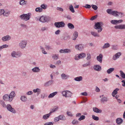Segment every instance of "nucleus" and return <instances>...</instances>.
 <instances>
[{
  "mask_svg": "<svg viewBox=\"0 0 125 125\" xmlns=\"http://www.w3.org/2000/svg\"><path fill=\"white\" fill-rule=\"evenodd\" d=\"M57 92H55L50 94L48 96V97L49 98H52L55 95L57 94Z\"/></svg>",
  "mask_w": 125,
  "mask_h": 125,
  "instance_id": "f704fd0d",
  "label": "nucleus"
},
{
  "mask_svg": "<svg viewBox=\"0 0 125 125\" xmlns=\"http://www.w3.org/2000/svg\"><path fill=\"white\" fill-rule=\"evenodd\" d=\"M53 123L52 122H49L45 123L44 125H53Z\"/></svg>",
  "mask_w": 125,
  "mask_h": 125,
  "instance_id": "774afa93",
  "label": "nucleus"
},
{
  "mask_svg": "<svg viewBox=\"0 0 125 125\" xmlns=\"http://www.w3.org/2000/svg\"><path fill=\"white\" fill-rule=\"evenodd\" d=\"M83 7L86 8L90 9L91 8V6L90 5L86 4L85 6H83Z\"/></svg>",
  "mask_w": 125,
  "mask_h": 125,
  "instance_id": "0e129e2a",
  "label": "nucleus"
},
{
  "mask_svg": "<svg viewBox=\"0 0 125 125\" xmlns=\"http://www.w3.org/2000/svg\"><path fill=\"white\" fill-rule=\"evenodd\" d=\"M27 41L25 40H23L21 41L19 44V47L22 49L25 48L26 46Z\"/></svg>",
  "mask_w": 125,
  "mask_h": 125,
  "instance_id": "0eeeda50",
  "label": "nucleus"
},
{
  "mask_svg": "<svg viewBox=\"0 0 125 125\" xmlns=\"http://www.w3.org/2000/svg\"><path fill=\"white\" fill-rule=\"evenodd\" d=\"M120 73L121 77L123 79H125V74L121 70L120 71Z\"/></svg>",
  "mask_w": 125,
  "mask_h": 125,
  "instance_id": "58836bf2",
  "label": "nucleus"
},
{
  "mask_svg": "<svg viewBox=\"0 0 125 125\" xmlns=\"http://www.w3.org/2000/svg\"><path fill=\"white\" fill-rule=\"evenodd\" d=\"M48 28L46 27H43L41 29V31H45L47 30Z\"/></svg>",
  "mask_w": 125,
  "mask_h": 125,
  "instance_id": "e2e57ef3",
  "label": "nucleus"
},
{
  "mask_svg": "<svg viewBox=\"0 0 125 125\" xmlns=\"http://www.w3.org/2000/svg\"><path fill=\"white\" fill-rule=\"evenodd\" d=\"M91 34L94 37H99V34L94 31H91Z\"/></svg>",
  "mask_w": 125,
  "mask_h": 125,
  "instance_id": "4c0bfd02",
  "label": "nucleus"
},
{
  "mask_svg": "<svg viewBox=\"0 0 125 125\" xmlns=\"http://www.w3.org/2000/svg\"><path fill=\"white\" fill-rule=\"evenodd\" d=\"M35 10L36 12H40L42 11L43 10L41 7H38L35 9Z\"/></svg>",
  "mask_w": 125,
  "mask_h": 125,
  "instance_id": "a19ab883",
  "label": "nucleus"
},
{
  "mask_svg": "<svg viewBox=\"0 0 125 125\" xmlns=\"http://www.w3.org/2000/svg\"><path fill=\"white\" fill-rule=\"evenodd\" d=\"M61 77L62 80H66L69 78V76L66 75L64 73H63L61 75Z\"/></svg>",
  "mask_w": 125,
  "mask_h": 125,
  "instance_id": "dca6fc26",
  "label": "nucleus"
},
{
  "mask_svg": "<svg viewBox=\"0 0 125 125\" xmlns=\"http://www.w3.org/2000/svg\"><path fill=\"white\" fill-rule=\"evenodd\" d=\"M103 57V55L102 54L100 53L99 54V56L97 57L96 58L98 61L100 62L101 63L102 62V58Z\"/></svg>",
  "mask_w": 125,
  "mask_h": 125,
  "instance_id": "a211bd4d",
  "label": "nucleus"
},
{
  "mask_svg": "<svg viewBox=\"0 0 125 125\" xmlns=\"http://www.w3.org/2000/svg\"><path fill=\"white\" fill-rule=\"evenodd\" d=\"M53 81L52 80H50L48 82H46L44 84V86L45 87H48L51 85L53 83Z\"/></svg>",
  "mask_w": 125,
  "mask_h": 125,
  "instance_id": "aec40b11",
  "label": "nucleus"
},
{
  "mask_svg": "<svg viewBox=\"0 0 125 125\" xmlns=\"http://www.w3.org/2000/svg\"><path fill=\"white\" fill-rule=\"evenodd\" d=\"M59 55L58 54H53L52 56V58L54 59L57 60L58 58Z\"/></svg>",
  "mask_w": 125,
  "mask_h": 125,
  "instance_id": "49530a36",
  "label": "nucleus"
},
{
  "mask_svg": "<svg viewBox=\"0 0 125 125\" xmlns=\"http://www.w3.org/2000/svg\"><path fill=\"white\" fill-rule=\"evenodd\" d=\"M32 71L34 73H38L40 72V70L39 67H36L32 68Z\"/></svg>",
  "mask_w": 125,
  "mask_h": 125,
  "instance_id": "6ab92c4d",
  "label": "nucleus"
},
{
  "mask_svg": "<svg viewBox=\"0 0 125 125\" xmlns=\"http://www.w3.org/2000/svg\"><path fill=\"white\" fill-rule=\"evenodd\" d=\"M80 56H79V54H76L74 56V59L75 60H78L80 59Z\"/></svg>",
  "mask_w": 125,
  "mask_h": 125,
  "instance_id": "5fc2aeb1",
  "label": "nucleus"
},
{
  "mask_svg": "<svg viewBox=\"0 0 125 125\" xmlns=\"http://www.w3.org/2000/svg\"><path fill=\"white\" fill-rule=\"evenodd\" d=\"M31 15L30 13L23 14L20 15L19 16V17L21 20H24L25 21H27L30 19Z\"/></svg>",
  "mask_w": 125,
  "mask_h": 125,
  "instance_id": "f03ea898",
  "label": "nucleus"
},
{
  "mask_svg": "<svg viewBox=\"0 0 125 125\" xmlns=\"http://www.w3.org/2000/svg\"><path fill=\"white\" fill-rule=\"evenodd\" d=\"M59 52L62 53H67L71 52V50L68 49H65L64 50L61 49L60 50Z\"/></svg>",
  "mask_w": 125,
  "mask_h": 125,
  "instance_id": "2eb2a0df",
  "label": "nucleus"
},
{
  "mask_svg": "<svg viewBox=\"0 0 125 125\" xmlns=\"http://www.w3.org/2000/svg\"><path fill=\"white\" fill-rule=\"evenodd\" d=\"M103 25V23L102 22H97L95 23L94 28L98 30V32H100L102 30L101 26Z\"/></svg>",
  "mask_w": 125,
  "mask_h": 125,
  "instance_id": "7ed1b4c3",
  "label": "nucleus"
},
{
  "mask_svg": "<svg viewBox=\"0 0 125 125\" xmlns=\"http://www.w3.org/2000/svg\"><path fill=\"white\" fill-rule=\"evenodd\" d=\"M68 28L70 29H73L74 28V25L71 23H68L67 24Z\"/></svg>",
  "mask_w": 125,
  "mask_h": 125,
  "instance_id": "473e14b6",
  "label": "nucleus"
},
{
  "mask_svg": "<svg viewBox=\"0 0 125 125\" xmlns=\"http://www.w3.org/2000/svg\"><path fill=\"white\" fill-rule=\"evenodd\" d=\"M70 38V36L67 35H64V40H68Z\"/></svg>",
  "mask_w": 125,
  "mask_h": 125,
  "instance_id": "864d4df0",
  "label": "nucleus"
},
{
  "mask_svg": "<svg viewBox=\"0 0 125 125\" xmlns=\"http://www.w3.org/2000/svg\"><path fill=\"white\" fill-rule=\"evenodd\" d=\"M116 20H112L110 21V22L111 23L114 25L117 24Z\"/></svg>",
  "mask_w": 125,
  "mask_h": 125,
  "instance_id": "09e8293b",
  "label": "nucleus"
},
{
  "mask_svg": "<svg viewBox=\"0 0 125 125\" xmlns=\"http://www.w3.org/2000/svg\"><path fill=\"white\" fill-rule=\"evenodd\" d=\"M22 55V54L20 52H16L15 51H13L11 53V56L13 58H18L21 57Z\"/></svg>",
  "mask_w": 125,
  "mask_h": 125,
  "instance_id": "20e7f679",
  "label": "nucleus"
},
{
  "mask_svg": "<svg viewBox=\"0 0 125 125\" xmlns=\"http://www.w3.org/2000/svg\"><path fill=\"white\" fill-rule=\"evenodd\" d=\"M121 54V53L120 52H118L114 55L113 57V60H116L117 59L119 58Z\"/></svg>",
  "mask_w": 125,
  "mask_h": 125,
  "instance_id": "ddd939ff",
  "label": "nucleus"
},
{
  "mask_svg": "<svg viewBox=\"0 0 125 125\" xmlns=\"http://www.w3.org/2000/svg\"><path fill=\"white\" fill-rule=\"evenodd\" d=\"M41 89L37 88L36 89H34L33 90V92L34 93H37V95L38 96L39 94L41 93Z\"/></svg>",
  "mask_w": 125,
  "mask_h": 125,
  "instance_id": "4be33fe9",
  "label": "nucleus"
},
{
  "mask_svg": "<svg viewBox=\"0 0 125 125\" xmlns=\"http://www.w3.org/2000/svg\"><path fill=\"white\" fill-rule=\"evenodd\" d=\"M56 9L57 10L61 12H63V9L61 7H57Z\"/></svg>",
  "mask_w": 125,
  "mask_h": 125,
  "instance_id": "4d7b16f0",
  "label": "nucleus"
},
{
  "mask_svg": "<svg viewBox=\"0 0 125 125\" xmlns=\"http://www.w3.org/2000/svg\"><path fill=\"white\" fill-rule=\"evenodd\" d=\"M82 79L83 77L81 76L76 77L74 78V80L77 81H81L82 80Z\"/></svg>",
  "mask_w": 125,
  "mask_h": 125,
  "instance_id": "72a5a7b5",
  "label": "nucleus"
},
{
  "mask_svg": "<svg viewBox=\"0 0 125 125\" xmlns=\"http://www.w3.org/2000/svg\"><path fill=\"white\" fill-rule=\"evenodd\" d=\"M91 6L92 8L94 10H96L98 9L97 7L95 5H92Z\"/></svg>",
  "mask_w": 125,
  "mask_h": 125,
  "instance_id": "680f3d73",
  "label": "nucleus"
},
{
  "mask_svg": "<svg viewBox=\"0 0 125 125\" xmlns=\"http://www.w3.org/2000/svg\"><path fill=\"white\" fill-rule=\"evenodd\" d=\"M110 44L108 43H107L104 44V45L102 47V48L103 49H104L107 48L110 46Z\"/></svg>",
  "mask_w": 125,
  "mask_h": 125,
  "instance_id": "bb28decb",
  "label": "nucleus"
},
{
  "mask_svg": "<svg viewBox=\"0 0 125 125\" xmlns=\"http://www.w3.org/2000/svg\"><path fill=\"white\" fill-rule=\"evenodd\" d=\"M78 36V32L76 31H74L73 34V35L72 37V39L74 41L76 40V38Z\"/></svg>",
  "mask_w": 125,
  "mask_h": 125,
  "instance_id": "f3484780",
  "label": "nucleus"
},
{
  "mask_svg": "<svg viewBox=\"0 0 125 125\" xmlns=\"http://www.w3.org/2000/svg\"><path fill=\"white\" fill-rule=\"evenodd\" d=\"M27 3V1L25 0H20L19 2V4L21 5H26Z\"/></svg>",
  "mask_w": 125,
  "mask_h": 125,
  "instance_id": "412c9836",
  "label": "nucleus"
},
{
  "mask_svg": "<svg viewBox=\"0 0 125 125\" xmlns=\"http://www.w3.org/2000/svg\"><path fill=\"white\" fill-rule=\"evenodd\" d=\"M65 25V23L62 21L56 22L54 23V25L57 28H59L60 27H63Z\"/></svg>",
  "mask_w": 125,
  "mask_h": 125,
  "instance_id": "6e6552de",
  "label": "nucleus"
},
{
  "mask_svg": "<svg viewBox=\"0 0 125 125\" xmlns=\"http://www.w3.org/2000/svg\"><path fill=\"white\" fill-rule=\"evenodd\" d=\"M106 11L108 14L112 15L115 16L120 18L123 17V14L122 13L115 10L113 11L111 9H108Z\"/></svg>",
  "mask_w": 125,
  "mask_h": 125,
  "instance_id": "f257e3e1",
  "label": "nucleus"
},
{
  "mask_svg": "<svg viewBox=\"0 0 125 125\" xmlns=\"http://www.w3.org/2000/svg\"><path fill=\"white\" fill-rule=\"evenodd\" d=\"M11 38V36L8 35L3 37L2 38V40L3 42L7 41L10 40Z\"/></svg>",
  "mask_w": 125,
  "mask_h": 125,
  "instance_id": "f8f14e48",
  "label": "nucleus"
},
{
  "mask_svg": "<svg viewBox=\"0 0 125 125\" xmlns=\"http://www.w3.org/2000/svg\"><path fill=\"white\" fill-rule=\"evenodd\" d=\"M20 99L23 102H25L27 101V97L25 96H21Z\"/></svg>",
  "mask_w": 125,
  "mask_h": 125,
  "instance_id": "a878e982",
  "label": "nucleus"
},
{
  "mask_svg": "<svg viewBox=\"0 0 125 125\" xmlns=\"http://www.w3.org/2000/svg\"><path fill=\"white\" fill-rule=\"evenodd\" d=\"M95 91L97 92H100V90L97 86H95Z\"/></svg>",
  "mask_w": 125,
  "mask_h": 125,
  "instance_id": "338daca9",
  "label": "nucleus"
},
{
  "mask_svg": "<svg viewBox=\"0 0 125 125\" xmlns=\"http://www.w3.org/2000/svg\"><path fill=\"white\" fill-rule=\"evenodd\" d=\"M116 123L118 124H121L123 122V120L122 119L120 118H117L116 120Z\"/></svg>",
  "mask_w": 125,
  "mask_h": 125,
  "instance_id": "2f4dec72",
  "label": "nucleus"
},
{
  "mask_svg": "<svg viewBox=\"0 0 125 125\" xmlns=\"http://www.w3.org/2000/svg\"><path fill=\"white\" fill-rule=\"evenodd\" d=\"M40 48L42 50V52L44 54H47V52H46L45 51V49L44 48H43L42 46H40Z\"/></svg>",
  "mask_w": 125,
  "mask_h": 125,
  "instance_id": "6e6d98bb",
  "label": "nucleus"
},
{
  "mask_svg": "<svg viewBox=\"0 0 125 125\" xmlns=\"http://www.w3.org/2000/svg\"><path fill=\"white\" fill-rule=\"evenodd\" d=\"M3 99L5 101H9V102H11L9 100V95L7 94H5L3 96Z\"/></svg>",
  "mask_w": 125,
  "mask_h": 125,
  "instance_id": "393cba45",
  "label": "nucleus"
},
{
  "mask_svg": "<svg viewBox=\"0 0 125 125\" xmlns=\"http://www.w3.org/2000/svg\"><path fill=\"white\" fill-rule=\"evenodd\" d=\"M79 56H80L79 57L80 59H82L85 57L86 56V54L83 53H82L80 54H79Z\"/></svg>",
  "mask_w": 125,
  "mask_h": 125,
  "instance_id": "ea45409f",
  "label": "nucleus"
},
{
  "mask_svg": "<svg viewBox=\"0 0 125 125\" xmlns=\"http://www.w3.org/2000/svg\"><path fill=\"white\" fill-rule=\"evenodd\" d=\"M94 70L98 71H100L101 69V67L99 65H95L94 67Z\"/></svg>",
  "mask_w": 125,
  "mask_h": 125,
  "instance_id": "5701e85b",
  "label": "nucleus"
},
{
  "mask_svg": "<svg viewBox=\"0 0 125 125\" xmlns=\"http://www.w3.org/2000/svg\"><path fill=\"white\" fill-rule=\"evenodd\" d=\"M114 28L115 29L120 30H125V24H121L115 25L114 26Z\"/></svg>",
  "mask_w": 125,
  "mask_h": 125,
  "instance_id": "9d476101",
  "label": "nucleus"
},
{
  "mask_svg": "<svg viewBox=\"0 0 125 125\" xmlns=\"http://www.w3.org/2000/svg\"><path fill=\"white\" fill-rule=\"evenodd\" d=\"M51 114L50 112L48 114L44 115L43 116V119L44 120H46L49 118Z\"/></svg>",
  "mask_w": 125,
  "mask_h": 125,
  "instance_id": "c85d7f7f",
  "label": "nucleus"
},
{
  "mask_svg": "<svg viewBox=\"0 0 125 125\" xmlns=\"http://www.w3.org/2000/svg\"><path fill=\"white\" fill-rule=\"evenodd\" d=\"M41 22L42 23L48 22L50 20V17L46 16H41Z\"/></svg>",
  "mask_w": 125,
  "mask_h": 125,
  "instance_id": "39448f33",
  "label": "nucleus"
},
{
  "mask_svg": "<svg viewBox=\"0 0 125 125\" xmlns=\"http://www.w3.org/2000/svg\"><path fill=\"white\" fill-rule=\"evenodd\" d=\"M119 90V89L118 88H116L115 89L112 93V94L116 95L117 93V91Z\"/></svg>",
  "mask_w": 125,
  "mask_h": 125,
  "instance_id": "37998d69",
  "label": "nucleus"
},
{
  "mask_svg": "<svg viewBox=\"0 0 125 125\" xmlns=\"http://www.w3.org/2000/svg\"><path fill=\"white\" fill-rule=\"evenodd\" d=\"M92 118L95 121H98L99 119V118L98 117L94 115H92Z\"/></svg>",
  "mask_w": 125,
  "mask_h": 125,
  "instance_id": "8fccbe9b",
  "label": "nucleus"
},
{
  "mask_svg": "<svg viewBox=\"0 0 125 125\" xmlns=\"http://www.w3.org/2000/svg\"><path fill=\"white\" fill-rule=\"evenodd\" d=\"M40 7L41 8H42V10L43 9L45 10L47 8V5L45 4H43L40 6Z\"/></svg>",
  "mask_w": 125,
  "mask_h": 125,
  "instance_id": "c03bdc74",
  "label": "nucleus"
},
{
  "mask_svg": "<svg viewBox=\"0 0 125 125\" xmlns=\"http://www.w3.org/2000/svg\"><path fill=\"white\" fill-rule=\"evenodd\" d=\"M7 109L13 113H15L16 111L10 105V104H7L6 107Z\"/></svg>",
  "mask_w": 125,
  "mask_h": 125,
  "instance_id": "1a4fd4ad",
  "label": "nucleus"
},
{
  "mask_svg": "<svg viewBox=\"0 0 125 125\" xmlns=\"http://www.w3.org/2000/svg\"><path fill=\"white\" fill-rule=\"evenodd\" d=\"M15 95L16 94L14 91H12L10 93L9 95L10 101L11 102L12 100Z\"/></svg>",
  "mask_w": 125,
  "mask_h": 125,
  "instance_id": "9b49d317",
  "label": "nucleus"
},
{
  "mask_svg": "<svg viewBox=\"0 0 125 125\" xmlns=\"http://www.w3.org/2000/svg\"><path fill=\"white\" fill-rule=\"evenodd\" d=\"M85 116L84 115H82L80 117L78 118V120L81 121L83 120L85 118Z\"/></svg>",
  "mask_w": 125,
  "mask_h": 125,
  "instance_id": "603ef678",
  "label": "nucleus"
},
{
  "mask_svg": "<svg viewBox=\"0 0 125 125\" xmlns=\"http://www.w3.org/2000/svg\"><path fill=\"white\" fill-rule=\"evenodd\" d=\"M66 97H71L72 96V94L69 91H67Z\"/></svg>",
  "mask_w": 125,
  "mask_h": 125,
  "instance_id": "e433bc0d",
  "label": "nucleus"
},
{
  "mask_svg": "<svg viewBox=\"0 0 125 125\" xmlns=\"http://www.w3.org/2000/svg\"><path fill=\"white\" fill-rule=\"evenodd\" d=\"M10 11L7 10H5L3 9L0 10V16L3 15L4 16L7 17L9 16Z\"/></svg>",
  "mask_w": 125,
  "mask_h": 125,
  "instance_id": "423d86ee",
  "label": "nucleus"
},
{
  "mask_svg": "<svg viewBox=\"0 0 125 125\" xmlns=\"http://www.w3.org/2000/svg\"><path fill=\"white\" fill-rule=\"evenodd\" d=\"M41 16H37L35 17V19L36 21H39L41 22Z\"/></svg>",
  "mask_w": 125,
  "mask_h": 125,
  "instance_id": "69168bd1",
  "label": "nucleus"
},
{
  "mask_svg": "<svg viewBox=\"0 0 125 125\" xmlns=\"http://www.w3.org/2000/svg\"><path fill=\"white\" fill-rule=\"evenodd\" d=\"M67 91H62V94L63 96H65V97H66V92H67Z\"/></svg>",
  "mask_w": 125,
  "mask_h": 125,
  "instance_id": "052dcab7",
  "label": "nucleus"
},
{
  "mask_svg": "<svg viewBox=\"0 0 125 125\" xmlns=\"http://www.w3.org/2000/svg\"><path fill=\"white\" fill-rule=\"evenodd\" d=\"M60 120L62 121H64L66 120V118L65 116L63 115H61L59 116Z\"/></svg>",
  "mask_w": 125,
  "mask_h": 125,
  "instance_id": "7c9ffc66",
  "label": "nucleus"
},
{
  "mask_svg": "<svg viewBox=\"0 0 125 125\" xmlns=\"http://www.w3.org/2000/svg\"><path fill=\"white\" fill-rule=\"evenodd\" d=\"M58 108V106H55L54 108L52 109V110L50 112V113L51 114L52 113L57 111Z\"/></svg>",
  "mask_w": 125,
  "mask_h": 125,
  "instance_id": "c756f323",
  "label": "nucleus"
},
{
  "mask_svg": "<svg viewBox=\"0 0 125 125\" xmlns=\"http://www.w3.org/2000/svg\"><path fill=\"white\" fill-rule=\"evenodd\" d=\"M114 69V68H110L107 70V72L108 74H110L113 72Z\"/></svg>",
  "mask_w": 125,
  "mask_h": 125,
  "instance_id": "c9c22d12",
  "label": "nucleus"
},
{
  "mask_svg": "<svg viewBox=\"0 0 125 125\" xmlns=\"http://www.w3.org/2000/svg\"><path fill=\"white\" fill-rule=\"evenodd\" d=\"M20 25L21 27L23 28H26L27 27V26L24 23H21Z\"/></svg>",
  "mask_w": 125,
  "mask_h": 125,
  "instance_id": "bf43d9fd",
  "label": "nucleus"
},
{
  "mask_svg": "<svg viewBox=\"0 0 125 125\" xmlns=\"http://www.w3.org/2000/svg\"><path fill=\"white\" fill-rule=\"evenodd\" d=\"M69 9L70 10L72 13H74V10L72 5L70 6Z\"/></svg>",
  "mask_w": 125,
  "mask_h": 125,
  "instance_id": "a18cd8bd",
  "label": "nucleus"
},
{
  "mask_svg": "<svg viewBox=\"0 0 125 125\" xmlns=\"http://www.w3.org/2000/svg\"><path fill=\"white\" fill-rule=\"evenodd\" d=\"M108 100V98L105 97L103 96L101 98L100 101L101 102H106Z\"/></svg>",
  "mask_w": 125,
  "mask_h": 125,
  "instance_id": "cd10ccee",
  "label": "nucleus"
},
{
  "mask_svg": "<svg viewBox=\"0 0 125 125\" xmlns=\"http://www.w3.org/2000/svg\"><path fill=\"white\" fill-rule=\"evenodd\" d=\"M112 48L114 50H117L118 49V48L117 45H113L112 46Z\"/></svg>",
  "mask_w": 125,
  "mask_h": 125,
  "instance_id": "3c124183",
  "label": "nucleus"
},
{
  "mask_svg": "<svg viewBox=\"0 0 125 125\" xmlns=\"http://www.w3.org/2000/svg\"><path fill=\"white\" fill-rule=\"evenodd\" d=\"M45 48L47 50L52 49L51 46L49 45H46L45 46Z\"/></svg>",
  "mask_w": 125,
  "mask_h": 125,
  "instance_id": "13d9d810",
  "label": "nucleus"
},
{
  "mask_svg": "<svg viewBox=\"0 0 125 125\" xmlns=\"http://www.w3.org/2000/svg\"><path fill=\"white\" fill-rule=\"evenodd\" d=\"M0 103L2 105L3 107H6L7 105L5 104V102L2 100L0 101Z\"/></svg>",
  "mask_w": 125,
  "mask_h": 125,
  "instance_id": "de8ad7c7",
  "label": "nucleus"
},
{
  "mask_svg": "<svg viewBox=\"0 0 125 125\" xmlns=\"http://www.w3.org/2000/svg\"><path fill=\"white\" fill-rule=\"evenodd\" d=\"M93 110L95 112L97 113H100L102 112V110H100L96 107L93 108Z\"/></svg>",
  "mask_w": 125,
  "mask_h": 125,
  "instance_id": "b1692460",
  "label": "nucleus"
},
{
  "mask_svg": "<svg viewBox=\"0 0 125 125\" xmlns=\"http://www.w3.org/2000/svg\"><path fill=\"white\" fill-rule=\"evenodd\" d=\"M79 122L76 119L73 120L72 122V124L73 125H77L78 124Z\"/></svg>",
  "mask_w": 125,
  "mask_h": 125,
  "instance_id": "79ce46f5",
  "label": "nucleus"
},
{
  "mask_svg": "<svg viewBox=\"0 0 125 125\" xmlns=\"http://www.w3.org/2000/svg\"><path fill=\"white\" fill-rule=\"evenodd\" d=\"M75 48L77 50L81 51L83 48V45L82 44L77 45L75 46Z\"/></svg>",
  "mask_w": 125,
  "mask_h": 125,
  "instance_id": "4468645a",
  "label": "nucleus"
}]
</instances>
